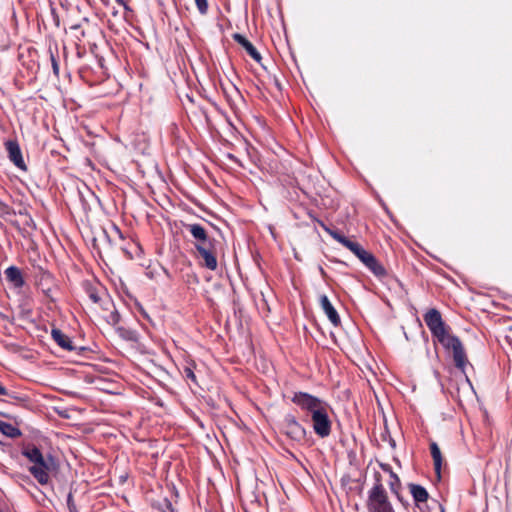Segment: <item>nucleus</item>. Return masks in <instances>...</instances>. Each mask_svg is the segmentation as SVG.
I'll use <instances>...</instances> for the list:
<instances>
[{
    "instance_id": "f03ea898",
    "label": "nucleus",
    "mask_w": 512,
    "mask_h": 512,
    "mask_svg": "<svg viewBox=\"0 0 512 512\" xmlns=\"http://www.w3.org/2000/svg\"><path fill=\"white\" fill-rule=\"evenodd\" d=\"M21 454L28 460V471L40 485L50 482V473L55 467L54 458L42 451L34 444H26L21 449Z\"/></svg>"
},
{
    "instance_id": "2f4dec72",
    "label": "nucleus",
    "mask_w": 512,
    "mask_h": 512,
    "mask_svg": "<svg viewBox=\"0 0 512 512\" xmlns=\"http://www.w3.org/2000/svg\"><path fill=\"white\" fill-rule=\"evenodd\" d=\"M53 287H54V286H50V287H48V286H47L46 288H44V289H42V290H41V291L43 292V294H44L47 298H49L50 300H52V301L54 300V299H53Z\"/></svg>"
},
{
    "instance_id": "aec40b11",
    "label": "nucleus",
    "mask_w": 512,
    "mask_h": 512,
    "mask_svg": "<svg viewBox=\"0 0 512 512\" xmlns=\"http://www.w3.org/2000/svg\"><path fill=\"white\" fill-rule=\"evenodd\" d=\"M0 432L10 438H17L21 435L19 428L2 420H0Z\"/></svg>"
},
{
    "instance_id": "9b49d317",
    "label": "nucleus",
    "mask_w": 512,
    "mask_h": 512,
    "mask_svg": "<svg viewBox=\"0 0 512 512\" xmlns=\"http://www.w3.org/2000/svg\"><path fill=\"white\" fill-rule=\"evenodd\" d=\"M5 148L8 153L9 160L20 170L27 171V166L23 160L19 143L16 140H8L5 142Z\"/></svg>"
},
{
    "instance_id": "9d476101",
    "label": "nucleus",
    "mask_w": 512,
    "mask_h": 512,
    "mask_svg": "<svg viewBox=\"0 0 512 512\" xmlns=\"http://www.w3.org/2000/svg\"><path fill=\"white\" fill-rule=\"evenodd\" d=\"M408 488L413 497L415 505L420 510V512H428L427 502L429 499V494L426 488L414 483L408 484Z\"/></svg>"
},
{
    "instance_id": "393cba45",
    "label": "nucleus",
    "mask_w": 512,
    "mask_h": 512,
    "mask_svg": "<svg viewBox=\"0 0 512 512\" xmlns=\"http://www.w3.org/2000/svg\"><path fill=\"white\" fill-rule=\"evenodd\" d=\"M311 218L316 221L322 228L325 232H327L332 238H333V234L334 233H338L340 230L338 229H332L330 227H328L323 221L313 217L312 215H310Z\"/></svg>"
},
{
    "instance_id": "bb28decb",
    "label": "nucleus",
    "mask_w": 512,
    "mask_h": 512,
    "mask_svg": "<svg viewBox=\"0 0 512 512\" xmlns=\"http://www.w3.org/2000/svg\"><path fill=\"white\" fill-rule=\"evenodd\" d=\"M87 293H88L89 298L92 300V302H94V303L100 302L101 299H100V296L98 295L96 288L89 287L87 289Z\"/></svg>"
},
{
    "instance_id": "e433bc0d",
    "label": "nucleus",
    "mask_w": 512,
    "mask_h": 512,
    "mask_svg": "<svg viewBox=\"0 0 512 512\" xmlns=\"http://www.w3.org/2000/svg\"><path fill=\"white\" fill-rule=\"evenodd\" d=\"M105 392L107 393H112V394H116L117 392L116 391H112V390H104Z\"/></svg>"
},
{
    "instance_id": "412c9836",
    "label": "nucleus",
    "mask_w": 512,
    "mask_h": 512,
    "mask_svg": "<svg viewBox=\"0 0 512 512\" xmlns=\"http://www.w3.org/2000/svg\"><path fill=\"white\" fill-rule=\"evenodd\" d=\"M158 512H174L172 503L169 499L163 498L153 504Z\"/></svg>"
},
{
    "instance_id": "6e6552de",
    "label": "nucleus",
    "mask_w": 512,
    "mask_h": 512,
    "mask_svg": "<svg viewBox=\"0 0 512 512\" xmlns=\"http://www.w3.org/2000/svg\"><path fill=\"white\" fill-rule=\"evenodd\" d=\"M51 337L57 343V345L65 351L82 354L88 350L86 347L74 345L71 338L58 328H53L51 330Z\"/></svg>"
},
{
    "instance_id": "a878e982",
    "label": "nucleus",
    "mask_w": 512,
    "mask_h": 512,
    "mask_svg": "<svg viewBox=\"0 0 512 512\" xmlns=\"http://www.w3.org/2000/svg\"><path fill=\"white\" fill-rule=\"evenodd\" d=\"M121 336L126 339V340H130V341H137V334L135 331H132V330H125V329H121Z\"/></svg>"
},
{
    "instance_id": "72a5a7b5",
    "label": "nucleus",
    "mask_w": 512,
    "mask_h": 512,
    "mask_svg": "<svg viewBox=\"0 0 512 512\" xmlns=\"http://www.w3.org/2000/svg\"><path fill=\"white\" fill-rule=\"evenodd\" d=\"M120 5L124 7L125 10L130 11V7L127 5V3L124 0H116Z\"/></svg>"
},
{
    "instance_id": "473e14b6",
    "label": "nucleus",
    "mask_w": 512,
    "mask_h": 512,
    "mask_svg": "<svg viewBox=\"0 0 512 512\" xmlns=\"http://www.w3.org/2000/svg\"><path fill=\"white\" fill-rule=\"evenodd\" d=\"M380 467L384 472L388 473L389 476L395 473L389 464L381 463Z\"/></svg>"
},
{
    "instance_id": "cd10ccee",
    "label": "nucleus",
    "mask_w": 512,
    "mask_h": 512,
    "mask_svg": "<svg viewBox=\"0 0 512 512\" xmlns=\"http://www.w3.org/2000/svg\"><path fill=\"white\" fill-rule=\"evenodd\" d=\"M67 507L69 512H78L71 492L67 495Z\"/></svg>"
},
{
    "instance_id": "6ab92c4d",
    "label": "nucleus",
    "mask_w": 512,
    "mask_h": 512,
    "mask_svg": "<svg viewBox=\"0 0 512 512\" xmlns=\"http://www.w3.org/2000/svg\"><path fill=\"white\" fill-rule=\"evenodd\" d=\"M430 452L434 463V470L437 476L440 478L441 466H442V455L439 446L436 442L430 443Z\"/></svg>"
},
{
    "instance_id": "0eeeda50",
    "label": "nucleus",
    "mask_w": 512,
    "mask_h": 512,
    "mask_svg": "<svg viewBox=\"0 0 512 512\" xmlns=\"http://www.w3.org/2000/svg\"><path fill=\"white\" fill-rule=\"evenodd\" d=\"M423 319L431 332V335H436L438 332L448 328L449 325L445 323L440 311L436 308H430L423 315Z\"/></svg>"
},
{
    "instance_id": "7c9ffc66",
    "label": "nucleus",
    "mask_w": 512,
    "mask_h": 512,
    "mask_svg": "<svg viewBox=\"0 0 512 512\" xmlns=\"http://www.w3.org/2000/svg\"><path fill=\"white\" fill-rule=\"evenodd\" d=\"M0 395H6L16 400H23L24 398L17 395H11L9 394L7 388L5 386H0Z\"/></svg>"
},
{
    "instance_id": "4c0bfd02",
    "label": "nucleus",
    "mask_w": 512,
    "mask_h": 512,
    "mask_svg": "<svg viewBox=\"0 0 512 512\" xmlns=\"http://www.w3.org/2000/svg\"><path fill=\"white\" fill-rule=\"evenodd\" d=\"M114 320H116V321H118V320H119V314H117V313H116V314L114 315Z\"/></svg>"
},
{
    "instance_id": "b1692460",
    "label": "nucleus",
    "mask_w": 512,
    "mask_h": 512,
    "mask_svg": "<svg viewBox=\"0 0 512 512\" xmlns=\"http://www.w3.org/2000/svg\"><path fill=\"white\" fill-rule=\"evenodd\" d=\"M195 4L201 15L207 14L209 8L207 0H195Z\"/></svg>"
},
{
    "instance_id": "c9c22d12",
    "label": "nucleus",
    "mask_w": 512,
    "mask_h": 512,
    "mask_svg": "<svg viewBox=\"0 0 512 512\" xmlns=\"http://www.w3.org/2000/svg\"><path fill=\"white\" fill-rule=\"evenodd\" d=\"M468 388L471 390V392H473L474 394H476V392L474 391V386H473V385L468 386Z\"/></svg>"
},
{
    "instance_id": "423d86ee",
    "label": "nucleus",
    "mask_w": 512,
    "mask_h": 512,
    "mask_svg": "<svg viewBox=\"0 0 512 512\" xmlns=\"http://www.w3.org/2000/svg\"><path fill=\"white\" fill-rule=\"evenodd\" d=\"M220 246H213L210 248H202L197 250V257L200 259L199 264L208 270L215 271L218 267L217 257L219 254Z\"/></svg>"
},
{
    "instance_id": "f8f14e48",
    "label": "nucleus",
    "mask_w": 512,
    "mask_h": 512,
    "mask_svg": "<svg viewBox=\"0 0 512 512\" xmlns=\"http://www.w3.org/2000/svg\"><path fill=\"white\" fill-rule=\"evenodd\" d=\"M359 260L379 279H382L388 275L385 267L377 260V258L370 252L365 253L359 258Z\"/></svg>"
},
{
    "instance_id": "7ed1b4c3",
    "label": "nucleus",
    "mask_w": 512,
    "mask_h": 512,
    "mask_svg": "<svg viewBox=\"0 0 512 512\" xmlns=\"http://www.w3.org/2000/svg\"><path fill=\"white\" fill-rule=\"evenodd\" d=\"M366 508L368 512H395L379 472H375L374 474V484L368 491Z\"/></svg>"
},
{
    "instance_id": "4be33fe9",
    "label": "nucleus",
    "mask_w": 512,
    "mask_h": 512,
    "mask_svg": "<svg viewBox=\"0 0 512 512\" xmlns=\"http://www.w3.org/2000/svg\"><path fill=\"white\" fill-rule=\"evenodd\" d=\"M388 485H389V488H390L391 492L394 493L399 498V491H400V488H401V482H400V479H399V477H398V475L396 473H394V474L389 476Z\"/></svg>"
},
{
    "instance_id": "f3484780",
    "label": "nucleus",
    "mask_w": 512,
    "mask_h": 512,
    "mask_svg": "<svg viewBox=\"0 0 512 512\" xmlns=\"http://www.w3.org/2000/svg\"><path fill=\"white\" fill-rule=\"evenodd\" d=\"M5 276L13 287L22 288L25 285V280L21 270L16 266H10L5 270Z\"/></svg>"
},
{
    "instance_id": "ddd939ff",
    "label": "nucleus",
    "mask_w": 512,
    "mask_h": 512,
    "mask_svg": "<svg viewBox=\"0 0 512 512\" xmlns=\"http://www.w3.org/2000/svg\"><path fill=\"white\" fill-rule=\"evenodd\" d=\"M284 427L286 434L293 440H301L305 436V429L297 421L296 417L288 414L284 418Z\"/></svg>"
},
{
    "instance_id": "c756f323",
    "label": "nucleus",
    "mask_w": 512,
    "mask_h": 512,
    "mask_svg": "<svg viewBox=\"0 0 512 512\" xmlns=\"http://www.w3.org/2000/svg\"><path fill=\"white\" fill-rule=\"evenodd\" d=\"M183 375H184V377H185L187 380H190V381H192V382H196V381H197V380H196V376H195V374H194L193 370H192L191 368H189V367H185V369H184V374H183Z\"/></svg>"
},
{
    "instance_id": "37998d69",
    "label": "nucleus",
    "mask_w": 512,
    "mask_h": 512,
    "mask_svg": "<svg viewBox=\"0 0 512 512\" xmlns=\"http://www.w3.org/2000/svg\"><path fill=\"white\" fill-rule=\"evenodd\" d=\"M510 329L512 330V327Z\"/></svg>"
},
{
    "instance_id": "1a4fd4ad",
    "label": "nucleus",
    "mask_w": 512,
    "mask_h": 512,
    "mask_svg": "<svg viewBox=\"0 0 512 512\" xmlns=\"http://www.w3.org/2000/svg\"><path fill=\"white\" fill-rule=\"evenodd\" d=\"M312 426L315 434L321 438H326L331 433V420L329 419L328 409H325L319 415L312 419Z\"/></svg>"
},
{
    "instance_id": "2eb2a0df",
    "label": "nucleus",
    "mask_w": 512,
    "mask_h": 512,
    "mask_svg": "<svg viewBox=\"0 0 512 512\" xmlns=\"http://www.w3.org/2000/svg\"><path fill=\"white\" fill-rule=\"evenodd\" d=\"M319 303H320L322 310L328 317L329 321L332 323V325L335 327L340 326V324H341L340 316H339L338 312L336 311V309L334 308V306L332 305V303L330 302V300L328 299V297L326 295H320Z\"/></svg>"
},
{
    "instance_id": "dca6fc26",
    "label": "nucleus",
    "mask_w": 512,
    "mask_h": 512,
    "mask_svg": "<svg viewBox=\"0 0 512 512\" xmlns=\"http://www.w3.org/2000/svg\"><path fill=\"white\" fill-rule=\"evenodd\" d=\"M232 38L235 42H237L239 45H241L246 52L253 58L256 62L260 63L262 60L261 54L257 51V49L254 47V45L246 39L245 36H243L240 33H234L232 35Z\"/></svg>"
},
{
    "instance_id": "20e7f679",
    "label": "nucleus",
    "mask_w": 512,
    "mask_h": 512,
    "mask_svg": "<svg viewBox=\"0 0 512 512\" xmlns=\"http://www.w3.org/2000/svg\"><path fill=\"white\" fill-rule=\"evenodd\" d=\"M292 402L310 416L311 420L328 409V404L325 401L304 392L295 393Z\"/></svg>"
},
{
    "instance_id": "58836bf2",
    "label": "nucleus",
    "mask_w": 512,
    "mask_h": 512,
    "mask_svg": "<svg viewBox=\"0 0 512 512\" xmlns=\"http://www.w3.org/2000/svg\"><path fill=\"white\" fill-rule=\"evenodd\" d=\"M114 320H116V321H118V320H119V314H117V313H116V314L114 315Z\"/></svg>"
},
{
    "instance_id": "a19ab883",
    "label": "nucleus",
    "mask_w": 512,
    "mask_h": 512,
    "mask_svg": "<svg viewBox=\"0 0 512 512\" xmlns=\"http://www.w3.org/2000/svg\"><path fill=\"white\" fill-rule=\"evenodd\" d=\"M116 230H117V232L119 233L120 237H121V238H123V235H122V233H121L120 229H118V228L116 227Z\"/></svg>"
},
{
    "instance_id": "f704fd0d",
    "label": "nucleus",
    "mask_w": 512,
    "mask_h": 512,
    "mask_svg": "<svg viewBox=\"0 0 512 512\" xmlns=\"http://www.w3.org/2000/svg\"><path fill=\"white\" fill-rule=\"evenodd\" d=\"M122 250L125 252V254L128 255L129 258H132V254L126 248H122Z\"/></svg>"
},
{
    "instance_id": "c85d7f7f",
    "label": "nucleus",
    "mask_w": 512,
    "mask_h": 512,
    "mask_svg": "<svg viewBox=\"0 0 512 512\" xmlns=\"http://www.w3.org/2000/svg\"><path fill=\"white\" fill-rule=\"evenodd\" d=\"M9 214H11V207L0 201V217H4Z\"/></svg>"
},
{
    "instance_id": "39448f33",
    "label": "nucleus",
    "mask_w": 512,
    "mask_h": 512,
    "mask_svg": "<svg viewBox=\"0 0 512 512\" xmlns=\"http://www.w3.org/2000/svg\"><path fill=\"white\" fill-rule=\"evenodd\" d=\"M183 226L192 235L194 239L193 244L196 251L202 248L220 246L219 241L216 240L214 237L210 236L207 230L201 224L184 223Z\"/></svg>"
},
{
    "instance_id": "79ce46f5",
    "label": "nucleus",
    "mask_w": 512,
    "mask_h": 512,
    "mask_svg": "<svg viewBox=\"0 0 512 512\" xmlns=\"http://www.w3.org/2000/svg\"><path fill=\"white\" fill-rule=\"evenodd\" d=\"M439 508H440V512H445L444 507L442 505L439 504Z\"/></svg>"
},
{
    "instance_id": "4468645a",
    "label": "nucleus",
    "mask_w": 512,
    "mask_h": 512,
    "mask_svg": "<svg viewBox=\"0 0 512 512\" xmlns=\"http://www.w3.org/2000/svg\"><path fill=\"white\" fill-rule=\"evenodd\" d=\"M333 239L349 249L358 259L365 253V249L356 241H352L339 231L333 234Z\"/></svg>"
},
{
    "instance_id": "5701e85b",
    "label": "nucleus",
    "mask_w": 512,
    "mask_h": 512,
    "mask_svg": "<svg viewBox=\"0 0 512 512\" xmlns=\"http://www.w3.org/2000/svg\"><path fill=\"white\" fill-rule=\"evenodd\" d=\"M48 52H49V55H50V61H51V65H52L53 74L55 75L56 78H58L59 77V63H58V60H57L56 56L54 55L51 47H49Z\"/></svg>"
},
{
    "instance_id": "a211bd4d",
    "label": "nucleus",
    "mask_w": 512,
    "mask_h": 512,
    "mask_svg": "<svg viewBox=\"0 0 512 512\" xmlns=\"http://www.w3.org/2000/svg\"><path fill=\"white\" fill-rule=\"evenodd\" d=\"M38 270H39V272L36 275V285L38 286V288H40L42 290V289L46 288L47 286L48 287L55 286L54 278L50 272L44 270L41 267H39Z\"/></svg>"
},
{
    "instance_id": "ea45409f",
    "label": "nucleus",
    "mask_w": 512,
    "mask_h": 512,
    "mask_svg": "<svg viewBox=\"0 0 512 512\" xmlns=\"http://www.w3.org/2000/svg\"><path fill=\"white\" fill-rule=\"evenodd\" d=\"M0 512H13L11 509L7 508L5 510H1Z\"/></svg>"
},
{
    "instance_id": "f257e3e1",
    "label": "nucleus",
    "mask_w": 512,
    "mask_h": 512,
    "mask_svg": "<svg viewBox=\"0 0 512 512\" xmlns=\"http://www.w3.org/2000/svg\"><path fill=\"white\" fill-rule=\"evenodd\" d=\"M434 343H439L441 346L452 352L454 362L453 376L457 383L472 384L476 381V373L473 365L469 362L464 346L460 338L451 332V327L438 332L432 336Z\"/></svg>"
}]
</instances>
